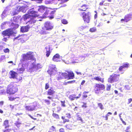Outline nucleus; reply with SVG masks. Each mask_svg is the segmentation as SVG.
<instances>
[{"instance_id":"obj_1","label":"nucleus","mask_w":132,"mask_h":132,"mask_svg":"<svg viewBox=\"0 0 132 132\" xmlns=\"http://www.w3.org/2000/svg\"><path fill=\"white\" fill-rule=\"evenodd\" d=\"M18 90V86L15 83H11L8 85L6 92L10 95H13L17 92Z\"/></svg>"},{"instance_id":"obj_2","label":"nucleus","mask_w":132,"mask_h":132,"mask_svg":"<svg viewBox=\"0 0 132 132\" xmlns=\"http://www.w3.org/2000/svg\"><path fill=\"white\" fill-rule=\"evenodd\" d=\"M33 53L29 51L27 52L26 54H24L22 55V59L21 61H24L26 60H35L33 55L32 54Z\"/></svg>"},{"instance_id":"obj_3","label":"nucleus","mask_w":132,"mask_h":132,"mask_svg":"<svg viewBox=\"0 0 132 132\" xmlns=\"http://www.w3.org/2000/svg\"><path fill=\"white\" fill-rule=\"evenodd\" d=\"M91 14L90 11H88L87 12H83L80 13L79 15L82 16V19L85 23H89L90 22Z\"/></svg>"},{"instance_id":"obj_4","label":"nucleus","mask_w":132,"mask_h":132,"mask_svg":"<svg viewBox=\"0 0 132 132\" xmlns=\"http://www.w3.org/2000/svg\"><path fill=\"white\" fill-rule=\"evenodd\" d=\"M53 28V26L49 21H47L44 24V26L42 28V34H46V30H49L52 29Z\"/></svg>"},{"instance_id":"obj_5","label":"nucleus","mask_w":132,"mask_h":132,"mask_svg":"<svg viewBox=\"0 0 132 132\" xmlns=\"http://www.w3.org/2000/svg\"><path fill=\"white\" fill-rule=\"evenodd\" d=\"M120 74H117L113 73L108 78V82L109 83H113L118 81L119 80Z\"/></svg>"},{"instance_id":"obj_6","label":"nucleus","mask_w":132,"mask_h":132,"mask_svg":"<svg viewBox=\"0 0 132 132\" xmlns=\"http://www.w3.org/2000/svg\"><path fill=\"white\" fill-rule=\"evenodd\" d=\"M94 90L96 94H98L101 90H103L105 88V85L102 84H96L94 87Z\"/></svg>"},{"instance_id":"obj_7","label":"nucleus","mask_w":132,"mask_h":132,"mask_svg":"<svg viewBox=\"0 0 132 132\" xmlns=\"http://www.w3.org/2000/svg\"><path fill=\"white\" fill-rule=\"evenodd\" d=\"M50 10L49 8L42 5V12H44L42 17V18H45L48 17L47 15L49 12L50 11Z\"/></svg>"},{"instance_id":"obj_8","label":"nucleus","mask_w":132,"mask_h":132,"mask_svg":"<svg viewBox=\"0 0 132 132\" xmlns=\"http://www.w3.org/2000/svg\"><path fill=\"white\" fill-rule=\"evenodd\" d=\"M15 40H18V42L23 43L25 42V36L24 35H19L16 37H15L13 38V40L14 41Z\"/></svg>"},{"instance_id":"obj_9","label":"nucleus","mask_w":132,"mask_h":132,"mask_svg":"<svg viewBox=\"0 0 132 132\" xmlns=\"http://www.w3.org/2000/svg\"><path fill=\"white\" fill-rule=\"evenodd\" d=\"M89 8L88 5L86 4H84L81 6L78 9V11H79V14L80 13L82 12H86L89 11H88Z\"/></svg>"},{"instance_id":"obj_10","label":"nucleus","mask_w":132,"mask_h":132,"mask_svg":"<svg viewBox=\"0 0 132 132\" xmlns=\"http://www.w3.org/2000/svg\"><path fill=\"white\" fill-rule=\"evenodd\" d=\"M2 34L4 36H7L9 37V38L10 36L13 34V31L11 30V29H8L3 31Z\"/></svg>"},{"instance_id":"obj_11","label":"nucleus","mask_w":132,"mask_h":132,"mask_svg":"<svg viewBox=\"0 0 132 132\" xmlns=\"http://www.w3.org/2000/svg\"><path fill=\"white\" fill-rule=\"evenodd\" d=\"M10 72H11L10 74L11 76L10 77V78L13 79L15 78L19 81L22 80V77H20L19 78L17 77L16 76V75H17V73L15 71L11 70L10 71Z\"/></svg>"},{"instance_id":"obj_12","label":"nucleus","mask_w":132,"mask_h":132,"mask_svg":"<svg viewBox=\"0 0 132 132\" xmlns=\"http://www.w3.org/2000/svg\"><path fill=\"white\" fill-rule=\"evenodd\" d=\"M66 116H62L61 119L63 120V123H65L66 122H68L70 120L69 119L71 118V116L69 113H66Z\"/></svg>"},{"instance_id":"obj_13","label":"nucleus","mask_w":132,"mask_h":132,"mask_svg":"<svg viewBox=\"0 0 132 132\" xmlns=\"http://www.w3.org/2000/svg\"><path fill=\"white\" fill-rule=\"evenodd\" d=\"M132 16V14H127L125 16L124 19H121L120 20L121 21L127 22L131 19Z\"/></svg>"},{"instance_id":"obj_14","label":"nucleus","mask_w":132,"mask_h":132,"mask_svg":"<svg viewBox=\"0 0 132 132\" xmlns=\"http://www.w3.org/2000/svg\"><path fill=\"white\" fill-rule=\"evenodd\" d=\"M36 106L34 103H31L30 105L25 106L26 110L28 111H32L35 110Z\"/></svg>"},{"instance_id":"obj_15","label":"nucleus","mask_w":132,"mask_h":132,"mask_svg":"<svg viewBox=\"0 0 132 132\" xmlns=\"http://www.w3.org/2000/svg\"><path fill=\"white\" fill-rule=\"evenodd\" d=\"M36 21V20H35L34 18H31L30 20L26 22V24H28L27 25L30 28L32 27Z\"/></svg>"},{"instance_id":"obj_16","label":"nucleus","mask_w":132,"mask_h":132,"mask_svg":"<svg viewBox=\"0 0 132 132\" xmlns=\"http://www.w3.org/2000/svg\"><path fill=\"white\" fill-rule=\"evenodd\" d=\"M129 64L127 63H123L122 65L120 66L119 69L118 70L119 71H123V69L124 68H128L129 67Z\"/></svg>"},{"instance_id":"obj_17","label":"nucleus","mask_w":132,"mask_h":132,"mask_svg":"<svg viewBox=\"0 0 132 132\" xmlns=\"http://www.w3.org/2000/svg\"><path fill=\"white\" fill-rule=\"evenodd\" d=\"M60 56L59 54L57 53L54 55L52 58V60L54 62L60 61Z\"/></svg>"},{"instance_id":"obj_18","label":"nucleus","mask_w":132,"mask_h":132,"mask_svg":"<svg viewBox=\"0 0 132 132\" xmlns=\"http://www.w3.org/2000/svg\"><path fill=\"white\" fill-rule=\"evenodd\" d=\"M55 91L52 87H51L47 91V94L48 95L53 96L55 93Z\"/></svg>"},{"instance_id":"obj_19","label":"nucleus","mask_w":132,"mask_h":132,"mask_svg":"<svg viewBox=\"0 0 132 132\" xmlns=\"http://www.w3.org/2000/svg\"><path fill=\"white\" fill-rule=\"evenodd\" d=\"M30 28L28 25L26 26L21 27L20 28V31L22 33L26 32L28 31L29 29Z\"/></svg>"},{"instance_id":"obj_20","label":"nucleus","mask_w":132,"mask_h":132,"mask_svg":"<svg viewBox=\"0 0 132 132\" xmlns=\"http://www.w3.org/2000/svg\"><path fill=\"white\" fill-rule=\"evenodd\" d=\"M68 79H73L75 78L74 73L72 71H68Z\"/></svg>"},{"instance_id":"obj_21","label":"nucleus","mask_w":132,"mask_h":132,"mask_svg":"<svg viewBox=\"0 0 132 132\" xmlns=\"http://www.w3.org/2000/svg\"><path fill=\"white\" fill-rule=\"evenodd\" d=\"M3 126L6 129L10 127L9 124V121L8 120H5L3 122Z\"/></svg>"},{"instance_id":"obj_22","label":"nucleus","mask_w":132,"mask_h":132,"mask_svg":"<svg viewBox=\"0 0 132 132\" xmlns=\"http://www.w3.org/2000/svg\"><path fill=\"white\" fill-rule=\"evenodd\" d=\"M31 16V18H34L38 16L36 14V12L34 11H28Z\"/></svg>"},{"instance_id":"obj_23","label":"nucleus","mask_w":132,"mask_h":132,"mask_svg":"<svg viewBox=\"0 0 132 132\" xmlns=\"http://www.w3.org/2000/svg\"><path fill=\"white\" fill-rule=\"evenodd\" d=\"M45 48L46 50V55L47 57H48L50 55L51 53L50 46L48 45Z\"/></svg>"},{"instance_id":"obj_24","label":"nucleus","mask_w":132,"mask_h":132,"mask_svg":"<svg viewBox=\"0 0 132 132\" xmlns=\"http://www.w3.org/2000/svg\"><path fill=\"white\" fill-rule=\"evenodd\" d=\"M23 20L24 21L26 20L27 19L31 18V16L30 15V13H29V12L28 11L27 13L24 15H23Z\"/></svg>"},{"instance_id":"obj_25","label":"nucleus","mask_w":132,"mask_h":132,"mask_svg":"<svg viewBox=\"0 0 132 132\" xmlns=\"http://www.w3.org/2000/svg\"><path fill=\"white\" fill-rule=\"evenodd\" d=\"M93 79L96 80L101 82L102 83H103L104 81V78H101L98 76L95 77Z\"/></svg>"},{"instance_id":"obj_26","label":"nucleus","mask_w":132,"mask_h":132,"mask_svg":"<svg viewBox=\"0 0 132 132\" xmlns=\"http://www.w3.org/2000/svg\"><path fill=\"white\" fill-rule=\"evenodd\" d=\"M19 25L17 24L14 23H12L10 25V27L12 29H15L18 28L19 27Z\"/></svg>"},{"instance_id":"obj_27","label":"nucleus","mask_w":132,"mask_h":132,"mask_svg":"<svg viewBox=\"0 0 132 132\" xmlns=\"http://www.w3.org/2000/svg\"><path fill=\"white\" fill-rule=\"evenodd\" d=\"M14 124L15 126H16L18 128H19L22 124L21 122L20 121L18 120L15 122Z\"/></svg>"},{"instance_id":"obj_28","label":"nucleus","mask_w":132,"mask_h":132,"mask_svg":"<svg viewBox=\"0 0 132 132\" xmlns=\"http://www.w3.org/2000/svg\"><path fill=\"white\" fill-rule=\"evenodd\" d=\"M19 97L16 96H10L8 97L9 100L10 101H12L16 98H18Z\"/></svg>"},{"instance_id":"obj_29","label":"nucleus","mask_w":132,"mask_h":132,"mask_svg":"<svg viewBox=\"0 0 132 132\" xmlns=\"http://www.w3.org/2000/svg\"><path fill=\"white\" fill-rule=\"evenodd\" d=\"M76 118L77 120H79L81 122H83V121L82 119L78 113H77L76 114Z\"/></svg>"},{"instance_id":"obj_30","label":"nucleus","mask_w":132,"mask_h":132,"mask_svg":"<svg viewBox=\"0 0 132 132\" xmlns=\"http://www.w3.org/2000/svg\"><path fill=\"white\" fill-rule=\"evenodd\" d=\"M56 68V66L55 65L53 64H50L49 65V69L55 71V69Z\"/></svg>"},{"instance_id":"obj_31","label":"nucleus","mask_w":132,"mask_h":132,"mask_svg":"<svg viewBox=\"0 0 132 132\" xmlns=\"http://www.w3.org/2000/svg\"><path fill=\"white\" fill-rule=\"evenodd\" d=\"M73 126V125L70 124H67L65 126V127L69 129H71Z\"/></svg>"},{"instance_id":"obj_32","label":"nucleus","mask_w":132,"mask_h":132,"mask_svg":"<svg viewBox=\"0 0 132 132\" xmlns=\"http://www.w3.org/2000/svg\"><path fill=\"white\" fill-rule=\"evenodd\" d=\"M56 128L54 126H52L49 129L48 132H53L55 130Z\"/></svg>"},{"instance_id":"obj_33","label":"nucleus","mask_w":132,"mask_h":132,"mask_svg":"<svg viewBox=\"0 0 132 132\" xmlns=\"http://www.w3.org/2000/svg\"><path fill=\"white\" fill-rule=\"evenodd\" d=\"M53 117L56 119H59L60 117L59 115L56 113H53L52 114Z\"/></svg>"},{"instance_id":"obj_34","label":"nucleus","mask_w":132,"mask_h":132,"mask_svg":"<svg viewBox=\"0 0 132 132\" xmlns=\"http://www.w3.org/2000/svg\"><path fill=\"white\" fill-rule=\"evenodd\" d=\"M54 71H55V70L48 69L47 72L49 75H51L52 74L54 73Z\"/></svg>"},{"instance_id":"obj_35","label":"nucleus","mask_w":132,"mask_h":132,"mask_svg":"<svg viewBox=\"0 0 132 132\" xmlns=\"http://www.w3.org/2000/svg\"><path fill=\"white\" fill-rule=\"evenodd\" d=\"M18 71L20 73H22L25 70V69L23 67H21L19 69H18Z\"/></svg>"},{"instance_id":"obj_36","label":"nucleus","mask_w":132,"mask_h":132,"mask_svg":"<svg viewBox=\"0 0 132 132\" xmlns=\"http://www.w3.org/2000/svg\"><path fill=\"white\" fill-rule=\"evenodd\" d=\"M96 30V27H94L90 28L89 31L91 32H95Z\"/></svg>"},{"instance_id":"obj_37","label":"nucleus","mask_w":132,"mask_h":132,"mask_svg":"<svg viewBox=\"0 0 132 132\" xmlns=\"http://www.w3.org/2000/svg\"><path fill=\"white\" fill-rule=\"evenodd\" d=\"M76 95H72L70 96L69 98L70 100L72 101L75 98Z\"/></svg>"},{"instance_id":"obj_38","label":"nucleus","mask_w":132,"mask_h":132,"mask_svg":"<svg viewBox=\"0 0 132 132\" xmlns=\"http://www.w3.org/2000/svg\"><path fill=\"white\" fill-rule=\"evenodd\" d=\"M62 75L64 77L65 79L68 78V73L66 72L63 73H62Z\"/></svg>"},{"instance_id":"obj_39","label":"nucleus","mask_w":132,"mask_h":132,"mask_svg":"<svg viewBox=\"0 0 132 132\" xmlns=\"http://www.w3.org/2000/svg\"><path fill=\"white\" fill-rule=\"evenodd\" d=\"M60 102L61 103V106H62L63 107H65L66 106L65 101L64 100L63 101H61Z\"/></svg>"},{"instance_id":"obj_40","label":"nucleus","mask_w":132,"mask_h":132,"mask_svg":"<svg viewBox=\"0 0 132 132\" xmlns=\"http://www.w3.org/2000/svg\"><path fill=\"white\" fill-rule=\"evenodd\" d=\"M98 106L101 110H102L104 109L103 105L101 103H98Z\"/></svg>"},{"instance_id":"obj_41","label":"nucleus","mask_w":132,"mask_h":132,"mask_svg":"<svg viewBox=\"0 0 132 132\" xmlns=\"http://www.w3.org/2000/svg\"><path fill=\"white\" fill-rule=\"evenodd\" d=\"M3 87L0 86V93L3 94L5 91V90L4 89H3Z\"/></svg>"},{"instance_id":"obj_42","label":"nucleus","mask_w":132,"mask_h":132,"mask_svg":"<svg viewBox=\"0 0 132 132\" xmlns=\"http://www.w3.org/2000/svg\"><path fill=\"white\" fill-rule=\"evenodd\" d=\"M61 21L62 23L64 24H66L68 23L67 21L65 19H63Z\"/></svg>"},{"instance_id":"obj_43","label":"nucleus","mask_w":132,"mask_h":132,"mask_svg":"<svg viewBox=\"0 0 132 132\" xmlns=\"http://www.w3.org/2000/svg\"><path fill=\"white\" fill-rule=\"evenodd\" d=\"M11 130V129H5L4 130L3 132H10V131Z\"/></svg>"},{"instance_id":"obj_44","label":"nucleus","mask_w":132,"mask_h":132,"mask_svg":"<svg viewBox=\"0 0 132 132\" xmlns=\"http://www.w3.org/2000/svg\"><path fill=\"white\" fill-rule=\"evenodd\" d=\"M3 51L5 53H9L10 51L7 48L4 49Z\"/></svg>"},{"instance_id":"obj_45","label":"nucleus","mask_w":132,"mask_h":132,"mask_svg":"<svg viewBox=\"0 0 132 132\" xmlns=\"http://www.w3.org/2000/svg\"><path fill=\"white\" fill-rule=\"evenodd\" d=\"M111 86L110 85L107 86L106 88V90L107 91H109L110 90Z\"/></svg>"},{"instance_id":"obj_46","label":"nucleus","mask_w":132,"mask_h":132,"mask_svg":"<svg viewBox=\"0 0 132 132\" xmlns=\"http://www.w3.org/2000/svg\"><path fill=\"white\" fill-rule=\"evenodd\" d=\"M57 112H59L62 110V108L60 106H58L57 107Z\"/></svg>"},{"instance_id":"obj_47","label":"nucleus","mask_w":132,"mask_h":132,"mask_svg":"<svg viewBox=\"0 0 132 132\" xmlns=\"http://www.w3.org/2000/svg\"><path fill=\"white\" fill-rule=\"evenodd\" d=\"M18 14V12L16 11H14L12 12L11 14L13 16L17 15Z\"/></svg>"},{"instance_id":"obj_48","label":"nucleus","mask_w":132,"mask_h":132,"mask_svg":"<svg viewBox=\"0 0 132 132\" xmlns=\"http://www.w3.org/2000/svg\"><path fill=\"white\" fill-rule=\"evenodd\" d=\"M125 88L126 90H129L130 89V87L128 85H126L125 86Z\"/></svg>"},{"instance_id":"obj_49","label":"nucleus","mask_w":132,"mask_h":132,"mask_svg":"<svg viewBox=\"0 0 132 132\" xmlns=\"http://www.w3.org/2000/svg\"><path fill=\"white\" fill-rule=\"evenodd\" d=\"M130 129V127H127L125 130V131L126 132H130V131L129 130Z\"/></svg>"},{"instance_id":"obj_50","label":"nucleus","mask_w":132,"mask_h":132,"mask_svg":"<svg viewBox=\"0 0 132 132\" xmlns=\"http://www.w3.org/2000/svg\"><path fill=\"white\" fill-rule=\"evenodd\" d=\"M60 4L61 5L60 6V7H64L66 5V4H63V3H60Z\"/></svg>"},{"instance_id":"obj_51","label":"nucleus","mask_w":132,"mask_h":132,"mask_svg":"<svg viewBox=\"0 0 132 132\" xmlns=\"http://www.w3.org/2000/svg\"><path fill=\"white\" fill-rule=\"evenodd\" d=\"M49 87V85L48 83H47L46 84L45 86V89H47Z\"/></svg>"},{"instance_id":"obj_52","label":"nucleus","mask_w":132,"mask_h":132,"mask_svg":"<svg viewBox=\"0 0 132 132\" xmlns=\"http://www.w3.org/2000/svg\"><path fill=\"white\" fill-rule=\"evenodd\" d=\"M86 103H83V104L82 106V108H86L87 107V106L86 105Z\"/></svg>"},{"instance_id":"obj_53","label":"nucleus","mask_w":132,"mask_h":132,"mask_svg":"<svg viewBox=\"0 0 132 132\" xmlns=\"http://www.w3.org/2000/svg\"><path fill=\"white\" fill-rule=\"evenodd\" d=\"M59 132H65L64 129L63 128H61L59 129Z\"/></svg>"},{"instance_id":"obj_54","label":"nucleus","mask_w":132,"mask_h":132,"mask_svg":"<svg viewBox=\"0 0 132 132\" xmlns=\"http://www.w3.org/2000/svg\"><path fill=\"white\" fill-rule=\"evenodd\" d=\"M68 84H72L75 82H76V80H73L72 81H68Z\"/></svg>"},{"instance_id":"obj_55","label":"nucleus","mask_w":132,"mask_h":132,"mask_svg":"<svg viewBox=\"0 0 132 132\" xmlns=\"http://www.w3.org/2000/svg\"><path fill=\"white\" fill-rule=\"evenodd\" d=\"M120 119L121 120V121H122V123H123V124L125 125H126V123L121 118H120Z\"/></svg>"},{"instance_id":"obj_56","label":"nucleus","mask_w":132,"mask_h":132,"mask_svg":"<svg viewBox=\"0 0 132 132\" xmlns=\"http://www.w3.org/2000/svg\"><path fill=\"white\" fill-rule=\"evenodd\" d=\"M94 12L96 13V14L94 15V18L95 19H96L97 17V12L96 11H95Z\"/></svg>"},{"instance_id":"obj_57","label":"nucleus","mask_w":132,"mask_h":132,"mask_svg":"<svg viewBox=\"0 0 132 132\" xmlns=\"http://www.w3.org/2000/svg\"><path fill=\"white\" fill-rule=\"evenodd\" d=\"M104 2V1H102L101 2L99 3V5L100 6H102L103 5V3Z\"/></svg>"},{"instance_id":"obj_58","label":"nucleus","mask_w":132,"mask_h":132,"mask_svg":"<svg viewBox=\"0 0 132 132\" xmlns=\"http://www.w3.org/2000/svg\"><path fill=\"white\" fill-rule=\"evenodd\" d=\"M128 104H129L132 101V98L129 99L128 100Z\"/></svg>"},{"instance_id":"obj_59","label":"nucleus","mask_w":132,"mask_h":132,"mask_svg":"<svg viewBox=\"0 0 132 132\" xmlns=\"http://www.w3.org/2000/svg\"><path fill=\"white\" fill-rule=\"evenodd\" d=\"M109 116L108 114H106L105 116V120H108V116Z\"/></svg>"},{"instance_id":"obj_60","label":"nucleus","mask_w":132,"mask_h":132,"mask_svg":"<svg viewBox=\"0 0 132 132\" xmlns=\"http://www.w3.org/2000/svg\"><path fill=\"white\" fill-rule=\"evenodd\" d=\"M81 96V94H79L78 96H77V97H75V98H76V99H77L78 98H79Z\"/></svg>"},{"instance_id":"obj_61","label":"nucleus","mask_w":132,"mask_h":132,"mask_svg":"<svg viewBox=\"0 0 132 132\" xmlns=\"http://www.w3.org/2000/svg\"><path fill=\"white\" fill-rule=\"evenodd\" d=\"M85 80H82V81H81V85H83L85 84Z\"/></svg>"},{"instance_id":"obj_62","label":"nucleus","mask_w":132,"mask_h":132,"mask_svg":"<svg viewBox=\"0 0 132 132\" xmlns=\"http://www.w3.org/2000/svg\"><path fill=\"white\" fill-rule=\"evenodd\" d=\"M76 73L78 75H82L81 72H80L76 71Z\"/></svg>"},{"instance_id":"obj_63","label":"nucleus","mask_w":132,"mask_h":132,"mask_svg":"<svg viewBox=\"0 0 132 132\" xmlns=\"http://www.w3.org/2000/svg\"><path fill=\"white\" fill-rule=\"evenodd\" d=\"M6 11L8 10H10V6H7L6 7Z\"/></svg>"},{"instance_id":"obj_64","label":"nucleus","mask_w":132,"mask_h":132,"mask_svg":"<svg viewBox=\"0 0 132 132\" xmlns=\"http://www.w3.org/2000/svg\"><path fill=\"white\" fill-rule=\"evenodd\" d=\"M2 40L4 42H6L7 40V39L6 38H4Z\"/></svg>"}]
</instances>
